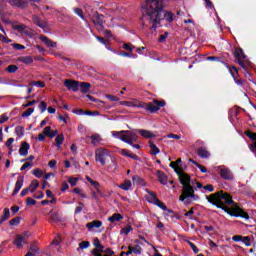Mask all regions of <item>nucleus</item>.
Here are the masks:
<instances>
[{
  "mask_svg": "<svg viewBox=\"0 0 256 256\" xmlns=\"http://www.w3.org/2000/svg\"><path fill=\"white\" fill-rule=\"evenodd\" d=\"M166 138H167V139H176V140H179V139H181V136H180V135H177V134H168V135H166Z\"/></svg>",
  "mask_w": 256,
  "mask_h": 256,
  "instance_id": "60",
  "label": "nucleus"
},
{
  "mask_svg": "<svg viewBox=\"0 0 256 256\" xmlns=\"http://www.w3.org/2000/svg\"><path fill=\"white\" fill-rule=\"evenodd\" d=\"M107 157H111V151L109 149L99 147L95 150V161L101 165L104 166L107 163Z\"/></svg>",
  "mask_w": 256,
  "mask_h": 256,
  "instance_id": "7",
  "label": "nucleus"
},
{
  "mask_svg": "<svg viewBox=\"0 0 256 256\" xmlns=\"http://www.w3.org/2000/svg\"><path fill=\"white\" fill-rule=\"evenodd\" d=\"M103 15H97L96 16V22L94 20L95 25H99L100 27H103Z\"/></svg>",
  "mask_w": 256,
  "mask_h": 256,
  "instance_id": "44",
  "label": "nucleus"
},
{
  "mask_svg": "<svg viewBox=\"0 0 256 256\" xmlns=\"http://www.w3.org/2000/svg\"><path fill=\"white\" fill-rule=\"evenodd\" d=\"M225 67L228 69L229 73L233 77L236 85H243V79L235 78V74L233 73V71H235V73L238 74L239 73V69H237V67H235V66L231 67L228 64H225Z\"/></svg>",
  "mask_w": 256,
  "mask_h": 256,
  "instance_id": "13",
  "label": "nucleus"
},
{
  "mask_svg": "<svg viewBox=\"0 0 256 256\" xmlns=\"http://www.w3.org/2000/svg\"><path fill=\"white\" fill-rule=\"evenodd\" d=\"M92 144H94L95 146L99 145V143H101L103 141V139L101 138V136L99 134H94L90 137Z\"/></svg>",
  "mask_w": 256,
  "mask_h": 256,
  "instance_id": "33",
  "label": "nucleus"
},
{
  "mask_svg": "<svg viewBox=\"0 0 256 256\" xmlns=\"http://www.w3.org/2000/svg\"><path fill=\"white\" fill-rule=\"evenodd\" d=\"M91 243L89 241H82L79 243V248L78 249H89Z\"/></svg>",
  "mask_w": 256,
  "mask_h": 256,
  "instance_id": "45",
  "label": "nucleus"
},
{
  "mask_svg": "<svg viewBox=\"0 0 256 256\" xmlns=\"http://www.w3.org/2000/svg\"><path fill=\"white\" fill-rule=\"evenodd\" d=\"M105 97H106V99H109V101H112L113 103L119 101V97H117L115 95L106 94Z\"/></svg>",
  "mask_w": 256,
  "mask_h": 256,
  "instance_id": "51",
  "label": "nucleus"
},
{
  "mask_svg": "<svg viewBox=\"0 0 256 256\" xmlns=\"http://www.w3.org/2000/svg\"><path fill=\"white\" fill-rule=\"evenodd\" d=\"M196 188L197 189H204L205 191H208L209 193H213V191H215V187H213V185L208 184L206 186H203V184H201L200 182L196 183Z\"/></svg>",
  "mask_w": 256,
  "mask_h": 256,
  "instance_id": "26",
  "label": "nucleus"
},
{
  "mask_svg": "<svg viewBox=\"0 0 256 256\" xmlns=\"http://www.w3.org/2000/svg\"><path fill=\"white\" fill-rule=\"evenodd\" d=\"M232 241H235L236 243H239V241H243V236L235 235V236L232 237Z\"/></svg>",
  "mask_w": 256,
  "mask_h": 256,
  "instance_id": "64",
  "label": "nucleus"
},
{
  "mask_svg": "<svg viewBox=\"0 0 256 256\" xmlns=\"http://www.w3.org/2000/svg\"><path fill=\"white\" fill-rule=\"evenodd\" d=\"M123 219V215L119 214V213H114L112 216H110L108 218V221L110 223H117L119 221H121Z\"/></svg>",
  "mask_w": 256,
  "mask_h": 256,
  "instance_id": "29",
  "label": "nucleus"
},
{
  "mask_svg": "<svg viewBox=\"0 0 256 256\" xmlns=\"http://www.w3.org/2000/svg\"><path fill=\"white\" fill-rule=\"evenodd\" d=\"M94 246L98 249V251H103V245H101L99 238L94 239Z\"/></svg>",
  "mask_w": 256,
  "mask_h": 256,
  "instance_id": "50",
  "label": "nucleus"
},
{
  "mask_svg": "<svg viewBox=\"0 0 256 256\" xmlns=\"http://www.w3.org/2000/svg\"><path fill=\"white\" fill-rule=\"evenodd\" d=\"M167 37H169V32H165L164 34L160 35L158 42L165 43V41H167Z\"/></svg>",
  "mask_w": 256,
  "mask_h": 256,
  "instance_id": "48",
  "label": "nucleus"
},
{
  "mask_svg": "<svg viewBox=\"0 0 256 256\" xmlns=\"http://www.w3.org/2000/svg\"><path fill=\"white\" fill-rule=\"evenodd\" d=\"M198 157H201V159H209L211 153H209L206 148L201 147L198 149Z\"/></svg>",
  "mask_w": 256,
  "mask_h": 256,
  "instance_id": "25",
  "label": "nucleus"
},
{
  "mask_svg": "<svg viewBox=\"0 0 256 256\" xmlns=\"http://www.w3.org/2000/svg\"><path fill=\"white\" fill-rule=\"evenodd\" d=\"M141 251H143V249L139 245L130 246V253H134L135 255H141Z\"/></svg>",
  "mask_w": 256,
  "mask_h": 256,
  "instance_id": "37",
  "label": "nucleus"
},
{
  "mask_svg": "<svg viewBox=\"0 0 256 256\" xmlns=\"http://www.w3.org/2000/svg\"><path fill=\"white\" fill-rule=\"evenodd\" d=\"M235 59L237 60V63L242 67L244 71H247V66H245V62H243V59H247V56L243 52V49L238 48L234 51Z\"/></svg>",
  "mask_w": 256,
  "mask_h": 256,
  "instance_id": "10",
  "label": "nucleus"
},
{
  "mask_svg": "<svg viewBox=\"0 0 256 256\" xmlns=\"http://www.w3.org/2000/svg\"><path fill=\"white\" fill-rule=\"evenodd\" d=\"M190 163H193L198 169H200L201 173H207V168L199 163H197L195 160L193 159H189Z\"/></svg>",
  "mask_w": 256,
  "mask_h": 256,
  "instance_id": "38",
  "label": "nucleus"
},
{
  "mask_svg": "<svg viewBox=\"0 0 256 256\" xmlns=\"http://www.w3.org/2000/svg\"><path fill=\"white\" fill-rule=\"evenodd\" d=\"M32 85H34L35 87H41V88L45 87V83L41 81H34Z\"/></svg>",
  "mask_w": 256,
  "mask_h": 256,
  "instance_id": "63",
  "label": "nucleus"
},
{
  "mask_svg": "<svg viewBox=\"0 0 256 256\" xmlns=\"http://www.w3.org/2000/svg\"><path fill=\"white\" fill-rule=\"evenodd\" d=\"M29 149H31V145L27 142H22L19 148V155L21 157H27L29 155Z\"/></svg>",
  "mask_w": 256,
  "mask_h": 256,
  "instance_id": "14",
  "label": "nucleus"
},
{
  "mask_svg": "<svg viewBox=\"0 0 256 256\" xmlns=\"http://www.w3.org/2000/svg\"><path fill=\"white\" fill-rule=\"evenodd\" d=\"M37 187H39V181L32 180L28 189L30 193H35V191H37Z\"/></svg>",
  "mask_w": 256,
  "mask_h": 256,
  "instance_id": "35",
  "label": "nucleus"
},
{
  "mask_svg": "<svg viewBox=\"0 0 256 256\" xmlns=\"http://www.w3.org/2000/svg\"><path fill=\"white\" fill-rule=\"evenodd\" d=\"M34 199H43L45 197V194L42 191L37 192L33 195Z\"/></svg>",
  "mask_w": 256,
  "mask_h": 256,
  "instance_id": "59",
  "label": "nucleus"
},
{
  "mask_svg": "<svg viewBox=\"0 0 256 256\" xmlns=\"http://www.w3.org/2000/svg\"><path fill=\"white\" fill-rule=\"evenodd\" d=\"M188 245H190V247H191V249H192V251H193L194 253H199V248H197V247L193 244V242L188 241Z\"/></svg>",
  "mask_w": 256,
  "mask_h": 256,
  "instance_id": "61",
  "label": "nucleus"
},
{
  "mask_svg": "<svg viewBox=\"0 0 256 256\" xmlns=\"http://www.w3.org/2000/svg\"><path fill=\"white\" fill-rule=\"evenodd\" d=\"M77 181H79L77 178L70 177L68 179V183H70L71 187H75L77 185Z\"/></svg>",
  "mask_w": 256,
  "mask_h": 256,
  "instance_id": "58",
  "label": "nucleus"
},
{
  "mask_svg": "<svg viewBox=\"0 0 256 256\" xmlns=\"http://www.w3.org/2000/svg\"><path fill=\"white\" fill-rule=\"evenodd\" d=\"M250 139H252L254 142L250 145V150L252 153H256V133H250L249 134Z\"/></svg>",
  "mask_w": 256,
  "mask_h": 256,
  "instance_id": "32",
  "label": "nucleus"
},
{
  "mask_svg": "<svg viewBox=\"0 0 256 256\" xmlns=\"http://www.w3.org/2000/svg\"><path fill=\"white\" fill-rule=\"evenodd\" d=\"M112 137L123 141V143L131 145V147H133L134 149H141V145L133 144L137 143V139H139V136L131 130L112 131Z\"/></svg>",
  "mask_w": 256,
  "mask_h": 256,
  "instance_id": "4",
  "label": "nucleus"
},
{
  "mask_svg": "<svg viewBox=\"0 0 256 256\" xmlns=\"http://www.w3.org/2000/svg\"><path fill=\"white\" fill-rule=\"evenodd\" d=\"M8 3L11 7H18V9H25L28 5V2L23 0H9Z\"/></svg>",
  "mask_w": 256,
  "mask_h": 256,
  "instance_id": "15",
  "label": "nucleus"
},
{
  "mask_svg": "<svg viewBox=\"0 0 256 256\" xmlns=\"http://www.w3.org/2000/svg\"><path fill=\"white\" fill-rule=\"evenodd\" d=\"M103 222H101L100 220H94L90 223L86 224V227L88 229V231H93V229H99V227H102Z\"/></svg>",
  "mask_w": 256,
  "mask_h": 256,
  "instance_id": "18",
  "label": "nucleus"
},
{
  "mask_svg": "<svg viewBox=\"0 0 256 256\" xmlns=\"http://www.w3.org/2000/svg\"><path fill=\"white\" fill-rule=\"evenodd\" d=\"M165 8V0H163V7L162 9H156V11H158V13H160V19L155 22L154 20H152L151 18H149V11H152L151 8H149V11H144L143 12V19H145V21H149L150 23H152V27H155V25H159V23H161V20L164 19L165 21H167V23H173V20L175 19V14L172 12H165L163 15V9Z\"/></svg>",
  "mask_w": 256,
  "mask_h": 256,
  "instance_id": "6",
  "label": "nucleus"
},
{
  "mask_svg": "<svg viewBox=\"0 0 256 256\" xmlns=\"http://www.w3.org/2000/svg\"><path fill=\"white\" fill-rule=\"evenodd\" d=\"M119 105H123L124 107H137L138 109H145V111L149 113H157L161 107H165L166 103L163 100H153L152 102L145 103L133 99L132 101H120Z\"/></svg>",
  "mask_w": 256,
  "mask_h": 256,
  "instance_id": "3",
  "label": "nucleus"
},
{
  "mask_svg": "<svg viewBox=\"0 0 256 256\" xmlns=\"http://www.w3.org/2000/svg\"><path fill=\"white\" fill-rule=\"evenodd\" d=\"M32 19L35 25L40 27V29H47V22L41 20L39 16H33Z\"/></svg>",
  "mask_w": 256,
  "mask_h": 256,
  "instance_id": "23",
  "label": "nucleus"
},
{
  "mask_svg": "<svg viewBox=\"0 0 256 256\" xmlns=\"http://www.w3.org/2000/svg\"><path fill=\"white\" fill-rule=\"evenodd\" d=\"M170 167H172L173 170H175L178 174L181 173V168H179V164L177 162H171Z\"/></svg>",
  "mask_w": 256,
  "mask_h": 256,
  "instance_id": "49",
  "label": "nucleus"
},
{
  "mask_svg": "<svg viewBox=\"0 0 256 256\" xmlns=\"http://www.w3.org/2000/svg\"><path fill=\"white\" fill-rule=\"evenodd\" d=\"M18 61L23 63L24 65H31L33 64V56H20L18 57Z\"/></svg>",
  "mask_w": 256,
  "mask_h": 256,
  "instance_id": "24",
  "label": "nucleus"
},
{
  "mask_svg": "<svg viewBox=\"0 0 256 256\" xmlns=\"http://www.w3.org/2000/svg\"><path fill=\"white\" fill-rule=\"evenodd\" d=\"M118 187L123 191H129L131 187H133V183L131 182V180H125L124 183L120 184Z\"/></svg>",
  "mask_w": 256,
  "mask_h": 256,
  "instance_id": "28",
  "label": "nucleus"
},
{
  "mask_svg": "<svg viewBox=\"0 0 256 256\" xmlns=\"http://www.w3.org/2000/svg\"><path fill=\"white\" fill-rule=\"evenodd\" d=\"M26 205H37V200L31 198V197H28L26 199Z\"/></svg>",
  "mask_w": 256,
  "mask_h": 256,
  "instance_id": "57",
  "label": "nucleus"
},
{
  "mask_svg": "<svg viewBox=\"0 0 256 256\" xmlns=\"http://www.w3.org/2000/svg\"><path fill=\"white\" fill-rule=\"evenodd\" d=\"M29 233H24L22 235H17L13 241V245L17 247V249H23V245H27V239H29Z\"/></svg>",
  "mask_w": 256,
  "mask_h": 256,
  "instance_id": "9",
  "label": "nucleus"
},
{
  "mask_svg": "<svg viewBox=\"0 0 256 256\" xmlns=\"http://www.w3.org/2000/svg\"><path fill=\"white\" fill-rule=\"evenodd\" d=\"M31 167H33V163L26 162L21 166L20 171H25V169H31Z\"/></svg>",
  "mask_w": 256,
  "mask_h": 256,
  "instance_id": "53",
  "label": "nucleus"
},
{
  "mask_svg": "<svg viewBox=\"0 0 256 256\" xmlns=\"http://www.w3.org/2000/svg\"><path fill=\"white\" fill-rule=\"evenodd\" d=\"M134 132L139 133V135H141V137H143L144 139H155V137H157V134L150 130L136 129L134 130Z\"/></svg>",
  "mask_w": 256,
  "mask_h": 256,
  "instance_id": "12",
  "label": "nucleus"
},
{
  "mask_svg": "<svg viewBox=\"0 0 256 256\" xmlns=\"http://www.w3.org/2000/svg\"><path fill=\"white\" fill-rule=\"evenodd\" d=\"M179 181L182 187V194L180 195V201L185 205H191V201H199V197L195 195V190L191 186V178L183 170L179 173Z\"/></svg>",
  "mask_w": 256,
  "mask_h": 256,
  "instance_id": "2",
  "label": "nucleus"
},
{
  "mask_svg": "<svg viewBox=\"0 0 256 256\" xmlns=\"http://www.w3.org/2000/svg\"><path fill=\"white\" fill-rule=\"evenodd\" d=\"M11 217V211L9 208H4L3 215L0 218V225H3Z\"/></svg>",
  "mask_w": 256,
  "mask_h": 256,
  "instance_id": "27",
  "label": "nucleus"
},
{
  "mask_svg": "<svg viewBox=\"0 0 256 256\" xmlns=\"http://www.w3.org/2000/svg\"><path fill=\"white\" fill-rule=\"evenodd\" d=\"M100 252L101 253H106V255H108V256H113V255H115V252H113V250H111V248H104L103 246H102V250H100Z\"/></svg>",
  "mask_w": 256,
  "mask_h": 256,
  "instance_id": "46",
  "label": "nucleus"
},
{
  "mask_svg": "<svg viewBox=\"0 0 256 256\" xmlns=\"http://www.w3.org/2000/svg\"><path fill=\"white\" fill-rule=\"evenodd\" d=\"M24 181H25V178L23 176H20L17 179V181L15 183V188L12 193L13 196L17 195V193H19V191H21V189L23 188Z\"/></svg>",
  "mask_w": 256,
  "mask_h": 256,
  "instance_id": "16",
  "label": "nucleus"
},
{
  "mask_svg": "<svg viewBox=\"0 0 256 256\" xmlns=\"http://www.w3.org/2000/svg\"><path fill=\"white\" fill-rule=\"evenodd\" d=\"M145 11H148V17L152 21L157 23L160 19V13L157 11L159 9H163V0H146V4L144 6ZM151 9V11H149Z\"/></svg>",
  "mask_w": 256,
  "mask_h": 256,
  "instance_id": "5",
  "label": "nucleus"
},
{
  "mask_svg": "<svg viewBox=\"0 0 256 256\" xmlns=\"http://www.w3.org/2000/svg\"><path fill=\"white\" fill-rule=\"evenodd\" d=\"M79 206L76 207L75 209V214L78 215V213H81V211H83V207H85V205L82 202L78 203Z\"/></svg>",
  "mask_w": 256,
  "mask_h": 256,
  "instance_id": "55",
  "label": "nucleus"
},
{
  "mask_svg": "<svg viewBox=\"0 0 256 256\" xmlns=\"http://www.w3.org/2000/svg\"><path fill=\"white\" fill-rule=\"evenodd\" d=\"M81 93H89V89H91V84L87 82L79 83Z\"/></svg>",
  "mask_w": 256,
  "mask_h": 256,
  "instance_id": "30",
  "label": "nucleus"
},
{
  "mask_svg": "<svg viewBox=\"0 0 256 256\" xmlns=\"http://www.w3.org/2000/svg\"><path fill=\"white\" fill-rule=\"evenodd\" d=\"M56 147L57 149H61V145H63V141H65V136L63 134H59L56 138Z\"/></svg>",
  "mask_w": 256,
  "mask_h": 256,
  "instance_id": "34",
  "label": "nucleus"
},
{
  "mask_svg": "<svg viewBox=\"0 0 256 256\" xmlns=\"http://www.w3.org/2000/svg\"><path fill=\"white\" fill-rule=\"evenodd\" d=\"M242 243H244V245L246 247H251V237L249 236H242Z\"/></svg>",
  "mask_w": 256,
  "mask_h": 256,
  "instance_id": "43",
  "label": "nucleus"
},
{
  "mask_svg": "<svg viewBox=\"0 0 256 256\" xmlns=\"http://www.w3.org/2000/svg\"><path fill=\"white\" fill-rule=\"evenodd\" d=\"M149 146L151 149L150 153L152 155H158V153H160L159 147H157L152 140L149 141Z\"/></svg>",
  "mask_w": 256,
  "mask_h": 256,
  "instance_id": "31",
  "label": "nucleus"
},
{
  "mask_svg": "<svg viewBox=\"0 0 256 256\" xmlns=\"http://www.w3.org/2000/svg\"><path fill=\"white\" fill-rule=\"evenodd\" d=\"M64 86L68 89V91H73L74 93L79 91V81L66 79L64 80Z\"/></svg>",
  "mask_w": 256,
  "mask_h": 256,
  "instance_id": "11",
  "label": "nucleus"
},
{
  "mask_svg": "<svg viewBox=\"0 0 256 256\" xmlns=\"http://www.w3.org/2000/svg\"><path fill=\"white\" fill-rule=\"evenodd\" d=\"M43 134L46 137H50V139H53V137H56V135L59 134L58 130H51V126H47L43 129Z\"/></svg>",
  "mask_w": 256,
  "mask_h": 256,
  "instance_id": "17",
  "label": "nucleus"
},
{
  "mask_svg": "<svg viewBox=\"0 0 256 256\" xmlns=\"http://www.w3.org/2000/svg\"><path fill=\"white\" fill-rule=\"evenodd\" d=\"M86 180L90 183V185H92V187H94V189H96V191L99 195L102 194L101 188H100L101 184L99 182L92 180L91 177H89V176H86Z\"/></svg>",
  "mask_w": 256,
  "mask_h": 256,
  "instance_id": "21",
  "label": "nucleus"
},
{
  "mask_svg": "<svg viewBox=\"0 0 256 256\" xmlns=\"http://www.w3.org/2000/svg\"><path fill=\"white\" fill-rule=\"evenodd\" d=\"M146 191L148 193V195L146 196V201H148V203H152V205H155L159 198H157V195L155 193L150 192L149 190Z\"/></svg>",
  "mask_w": 256,
  "mask_h": 256,
  "instance_id": "22",
  "label": "nucleus"
},
{
  "mask_svg": "<svg viewBox=\"0 0 256 256\" xmlns=\"http://www.w3.org/2000/svg\"><path fill=\"white\" fill-rule=\"evenodd\" d=\"M12 47L14 49H17L18 51H23V49H25V46H23L21 44H12Z\"/></svg>",
  "mask_w": 256,
  "mask_h": 256,
  "instance_id": "62",
  "label": "nucleus"
},
{
  "mask_svg": "<svg viewBox=\"0 0 256 256\" xmlns=\"http://www.w3.org/2000/svg\"><path fill=\"white\" fill-rule=\"evenodd\" d=\"M156 175H157L158 181H159V183H161V185H167L169 178H167V176L165 175V172L158 170L156 172Z\"/></svg>",
  "mask_w": 256,
  "mask_h": 256,
  "instance_id": "19",
  "label": "nucleus"
},
{
  "mask_svg": "<svg viewBox=\"0 0 256 256\" xmlns=\"http://www.w3.org/2000/svg\"><path fill=\"white\" fill-rule=\"evenodd\" d=\"M15 134L17 135L18 139H21V137L25 135V128H23V126H16Z\"/></svg>",
  "mask_w": 256,
  "mask_h": 256,
  "instance_id": "36",
  "label": "nucleus"
},
{
  "mask_svg": "<svg viewBox=\"0 0 256 256\" xmlns=\"http://www.w3.org/2000/svg\"><path fill=\"white\" fill-rule=\"evenodd\" d=\"M154 205H156V207H159L160 209H162V211H167V206L165 205V203L161 202V200H159V199Z\"/></svg>",
  "mask_w": 256,
  "mask_h": 256,
  "instance_id": "47",
  "label": "nucleus"
},
{
  "mask_svg": "<svg viewBox=\"0 0 256 256\" xmlns=\"http://www.w3.org/2000/svg\"><path fill=\"white\" fill-rule=\"evenodd\" d=\"M208 203L215 205L219 209H223L227 211L229 215L232 217H242V219H249V214L243 209L239 208V206H235L234 208H229V205H233V198L227 192H217L206 196Z\"/></svg>",
  "mask_w": 256,
  "mask_h": 256,
  "instance_id": "1",
  "label": "nucleus"
},
{
  "mask_svg": "<svg viewBox=\"0 0 256 256\" xmlns=\"http://www.w3.org/2000/svg\"><path fill=\"white\" fill-rule=\"evenodd\" d=\"M7 73H17L19 71V67L17 65H9L6 68Z\"/></svg>",
  "mask_w": 256,
  "mask_h": 256,
  "instance_id": "40",
  "label": "nucleus"
},
{
  "mask_svg": "<svg viewBox=\"0 0 256 256\" xmlns=\"http://www.w3.org/2000/svg\"><path fill=\"white\" fill-rule=\"evenodd\" d=\"M218 169L221 179H224L225 181H233V179H235L231 169L227 168L226 166H219Z\"/></svg>",
  "mask_w": 256,
  "mask_h": 256,
  "instance_id": "8",
  "label": "nucleus"
},
{
  "mask_svg": "<svg viewBox=\"0 0 256 256\" xmlns=\"http://www.w3.org/2000/svg\"><path fill=\"white\" fill-rule=\"evenodd\" d=\"M123 49H125V51H133V49H135V47L133 46V44L131 43H124L123 44Z\"/></svg>",
  "mask_w": 256,
  "mask_h": 256,
  "instance_id": "52",
  "label": "nucleus"
},
{
  "mask_svg": "<svg viewBox=\"0 0 256 256\" xmlns=\"http://www.w3.org/2000/svg\"><path fill=\"white\" fill-rule=\"evenodd\" d=\"M20 223H21V219L19 217H16L10 220V225L12 226L19 225Z\"/></svg>",
  "mask_w": 256,
  "mask_h": 256,
  "instance_id": "56",
  "label": "nucleus"
},
{
  "mask_svg": "<svg viewBox=\"0 0 256 256\" xmlns=\"http://www.w3.org/2000/svg\"><path fill=\"white\" fill-rule=\"evenodd\" d=\"M40 41H42V43H45L46 46H48L49 48L53 49V48L57 47V42H53L47 36H40Z\"/></svg>",
  "mask_w": 256,
  "mask_h": 256,
  "instance_id": "20",
  "label": "nucleus"
},
{
  "mask_svg": "<svg viewBox=\"0 0 256 256\" xmlns=\"http://www.w3.org/2000/svg\"><path fill=\"white\" fill-rule=\"evenodd\" d=\"M32 175H34V177H37L38 179H41V177H43V170H41L39 168H35L32 171Z\"/></svg>",
  "mask_w": 256,
  "mask_h": 256,
  "instance_id": "39",
  "label": "nucleus"
},
{
  "mask_svg": "<svg viewBox=\"0 0 256 256\" xmlns=\"http://www.w3.org/2000/svg\"><path fill=\"white\" fill-rule=\"evenodd\" d=\"M35 112V108H28L26 111L22 113V117H31Z\"/></svg>",
  "mask_w": 256,
  "mask_h": 256,
  "instance_id": "42",
  "label": "nucleus"
},
{
  "mask_svg": "<svg viewBox=\"0 0 256 256\" xmlns=\"http://www.w3.org/2000/svg\"><path fill=\"white\" fill-rule=\"evenodd\" d=\"M38 108L40 109L41 113H45V111H47V104L44 101H42L40 102Z\"/></svg>",
  "mask_w": 256,
  "mask_h": 256,
  "instance_id": "54",
  "label": "nucleus"
},
{
  "mask_svg": "<svg viewBox=\"0 0 256 256\" xmlns=\"http://www.w3.org/2000/svg\"><path fill=\"white\" fill-rule=\"evenodd\" d=\"M73 11L76 15H78V17H80V19H82V21H85V15H83V10L82 9L74 8Z\"/></svg>",
  "mask_w": 256,
  "mask_h": 256,
  "instance_id": "41",
  "label": "nucleus"
}]
</instances>
